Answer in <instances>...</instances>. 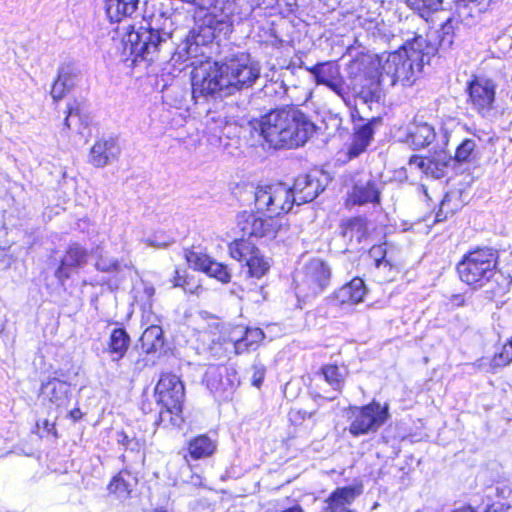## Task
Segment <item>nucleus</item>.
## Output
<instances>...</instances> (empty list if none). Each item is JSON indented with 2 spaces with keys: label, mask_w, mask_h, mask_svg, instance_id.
Listing matches in <instances>:
<instances>
[{
  "label": "nucleus",
  "mask_w": 512,
  "mask_h": 512,
  "mask_svg": "<svg viewBox=\"0 0 512 512\" xmlns=\"http://www.w3.org/2000/svg\"><path fill=\"white\" fill-rule=\"evenodd\" d=\"M365 294L366 287L364 281L360 278H354L335 291L334 299L340 305L357 304L363 300Z\"/></svg>",
  "instance_id": "obj_22"
},
{
  "label": "nucleus",
  "mask_w": 512,
  "mask_h": 512,
  "mask_svg": "<svg viewBox=\"0 0 512 512\" xmlns=\"http://www.w3.org/2000/svg\"><path fill=\"white\" fill-rule=\"evenodd\" d=\"M130 345V337L122 328H116L112 331L108 351L112 355L113 361H119L124 357Z\"/></svg>",
  "instance_id": "obj_31"
},
{
  "label": "nucleus",
  "mask_w": 512,
  "mask_h": 512,
  "mask_svg": "<svg viewBox=\"0 0 512 512\" xmlns=\"http://www.w3.org/2000/svg\"><path fill=\"white\" fill-rule=\"evenodd\" d=\"M488 512H512L511 505L497 504L493 505Z\"/></svg>",
  "instance_id": "obj_47"
},
{
  "label": "nucleus",
  "mask_w": 512,
  "mask_h": 512,
  "mask_svg": "<svg viewBox=\"0 0 512 512\" xmlns=\"http://www.w3.org/2000/svg\"><path fill=\"white\" fill-rule=\"evenodd\" d=\"M69 385L59 379L53 378L41 386V396L56 407L66 406L69 402Z\"/></svg>",
  "instance_id": "obj_21"
},
{
  "label": "nucleus",
  "mask_w": 512,
  "mask_h": 512,
  "mask_svg": "<svg viewBox=\"0 0 512 512\" xmlns=\"http://www.w3.org/2000/svg\"><path fill=\"white\" fill-rule=\"evenodd\" d=\"M379 270H382L383 273L385 274V280H392L396 274V270L395 268L393 267V270L392 272L389 271V268H378Z\"/></svg>",
  "instance_id": "obj_50"
},
{
  "label": "nucleus",
  "mask_w": 512,
  "mask_h": 512,
  "mask_svg": "<svg viewBox=\"0 0 512 512\" xmlns=\"http://www.w3.org/2000/svg\"><path fill=\"white\" fill-rule=\"evenodd\" d=\"M142 349L150 354L162 348L164 344L163 331L158 325H151L145 329L140 338Z\"/></svg>",
  "instance_id": "obj_33"
},
{
  "label": "nucleus",
  "mask_w": 512,
  "mask_h": 512,
  "mask_svg": "<svg viewBox=\"0 0 512 512\" xmlns=\"http://www.w3.org/2000/svg\"><path fill=\"white\" fill-rule=\"evenodd\" d=\"M70 90L58 78L52 85L51 96L54 101L61 100Z\"/></svg>",
  "instance_id": "obj_45"
},
{
  "label": "nucleus",
  "mask_w": 512,
  "mask_h": 512,
  "mask_svg": "<svg viewBox=\"0 0 512 512\" xmlns=\"http://www.w3.org/2000/svg\"><path fill=\"white\" fill-rule=\"evenodd\" d=\"M498 84L486 75H475L468 83V103L482 118L492 121L497 116L496 94Z\"/></svg>",
  "instance_id": "obj_5"
},
{
  "label": "nucleus",
  "mask_w": 512,
  "mask_h": 512,
  "mask_svg": "<svg viewBox=\"0 0 512 512\" xmlns=\"http://www.w3.org/2000/svg\"><path fill=\"white\" fill-rule=\"evenodd\" d=\"M349 411L351 422L348 430L354 437L376 433L389 418L388 405L382 406L376 401L361 407H350Z\"/></svg>",
  "instance_id": "obj_7"
},
{
  "label": "nucleus",
  "mask_w": 512,
  "mask_h": 512,
  "mask_svg": "<svg viewBox=\"0 0 512 512\" xmlns=\"http://www.w3.org/2000/svg\"><path fill=\"white\" fill-rule=\"evenodd\" d=\"M63 84L71 90L76 86L80 79L79 70L72 64H63L59 68L58 77Z\"/></svg>",
  "instance_id": "obj_40"
},
{
  "label": "nucleus",
  "mask_w": 512,
  "mask_h": 512,
  "mask_svg": "<svg viewBox=\"0 0 512 512\" xmlns=\"http://www.w3.org/2000/svg\"><path fill=\"white\" fill-rule=\"evenodd\" d=\"M325 381L332 386L333 390L339 393L344 384V375L336 365H326L322 368Z\"/></svg>",
  "instance_id": "obj_39"
},
{
  "label": "nucleus",
  "mask_w": 512,
  "mask_h": 512,
  "mask_svg": "<svg viewBox=\"0 0 512 512\" xmlns=\"http://www.w3.org/2000/svg\"><path fill=\"white\" fill-rule=\"evenodd\" d=\"M117 441L119 444L123 445L126 449L131 451H138L141 447L139 440L130 438L125 432L118 433Z\"/></svg>",
  "instance_id": "obj_43"
},
{
  "label": "nucleus",
  "mask_w": 512,
  "mask_h": 512,
  "mask_svg": "<svg viewBox=\"0 0 512 512\" xmlns=\"http://www.w3.org/2000/svg\"><path fill=\"white\" fill-rule=\"evenodd\" d=\"M436 133L434 128L427 123L414 124L407 135V142L415 149L428 146L435 139Z\"/></svg>",
  "instance_id": "obj_28"
},
{
  "label": "nucleus",
  "mask_w": 512,
  "mask_h": 512,
  "mask_svg": "<svg viewBox=\"0 0 512 512\" xmlns=\"http://www.w3.org/2000/svg\"><path fill=\"white\" fill-rule=\"evenodd\" d=\"M374 122L375 121H369L364 124H355L352 143L348 149V155L350 158L359 156L369 146L374 134L372 128V124Z\"/></svg>",
  "instance_id": "obj_23"
},
{
  "label": "nucleus",
  "mask_w": 512,
  "mask_h": 512,
  "mask_svg": "<svg viewBox=\"0 0 512 512\" xmlns=\"http://www.w3.org/2000/svg\"><path fill=\"white\" fill-rule=\"evenodd\" d=\"M445 218H443V214L441 213V211H439L437 214H436V221L437 222H440V221H443Z\"/></svg>",
  "instance_id": "obj_54"
},
{
  "label": "nucleus",
  "mask_w": 512,
  "mask_h": 512,
  "mask_svg": "<svg viewBox=\"0 0 512 512\" xmlns=\"http://www.w3.org/2000/svg\"><path fill=\"white\" fill-rule=\"evenodd\" d=\"M287 115L288 149L304 145L315 131L314 123L295 106H287Z\"/></svg>",
  "instance_id": "obj_14"
},
{
  "label": "nucleus",
  "mask_w": 512,
  "mask_h": 512,
  "mask_svg": "<svg viewBox=\"0 0 512 512\" xmlns=\"http://www.w3.org/2000/svg\"><path fill=\"white\" fill-rule=\"evenodd\" d=\"M296 203L292 188L284 183L258 186L255 191V206L279 217L287 213Z\"/></svg>",
  "instance_id": "obj_8"
},
{
  "label": "nucleus",
  "mask_w": 512,
  "mask_h": 512,
  "mask_svg": "<svg viewBox=\"0 0 512 512\" xmlns=\"http://www.w3.org/2000/svg\"><path fill=\"white\" fill-rule=\"evenodd\" d=\"M308 70L314 76L316 84L327 86L346 104H349V87L341 75L339 65L332 62L318 63Z\"/></svg>",
  "instance_id": "obj_13"
},
{
  "label": "nucleus",
  "mask_w": 512,
  "mask_h": 512,
  "mask_svg": "<svg viewBox=\"0 0 512 512\" xmlns=\"http://www.w3.org/2000/svg\"><path fill=\"white\" fill-rule=\"evenodd\" d=\"M380 191L376 181L369 179L366 182H358L354 185L350 194V201L353 204L364 205L367 203H378Z\"/></svg>",
  "instance_id": "obj_26"
},
{
  "label": "nucleus",
  "mask_w": 512,
  "mask_h": 512,
  "mask_svg": "<svg viewBox=\"0 0 512 512\" xmlns=\"http://www.w3.org/2000/svg\"><path fill=\"white\" fill-rule=\"evenodd\" d=\"M249 274L252 277L260 278L266 274L270 268L268 260L264 259L260 251L255 247L249 258H247Z\"/></svg>",
  "instance_id": "obj_36"
},
{
  "label": "nucleus",
  "mask_w": 512,
  "mask_h": 512,
  "mask_svg": "<svg viewBox=\"0 0 512 512\" xmlns=\"http://www.w3.org/2000/svg\"><path fill=\"white\" fill-rule=\"evenodd\" d=\"M197 48H198V45L196 44L195 46H193V44H186L185 47L182 49V51H179V57L182 58L183 55H182V52L185 51V54L187 56V58L191 57L193 54H195L197 52Z\"/></svg>",
  "instance_id": "obj_46"
},
{
  "label": "nucleus",
  "mask_w": 512,
  "mask_h": 512,
  "mask_svg": "<svg viewBox=\"0 0 512 512\" xmlns=\"http://www.w3.org/2000/svg\"><path fill=\"white\" fill-rule=\"evenodd\" d=\"M373 87L362 89L356 94L355 97V107L351 112L352 118L355 120L358 117L359 121H363L364 119L360 115V106L368 105L378 99L377 95V85H372Z\"/></svg>",
  "instance_id": "obj_37"
},
{
  "label": "nucleus",
  "mask_w": 512,
  "mask_h": 512,
  "mask_svg": "<svg viewBox=\"0 0 512 512\" xmlns=\"http://www.w3.org/2000/svg\"><path fill=\"white\" fill-rule=\"evenodd\" d=\"M498 252L483 247L466 253L457 264L459 278L474 289L486 286L496 275Z\"/></svg>",
  "instance_id": "obj_3"
},
{
  "label": "nucleus",
  "mask_w": 512,
  "mask_h": 512,
  "mask_svg": "<svg viewBox=\"0 0 512 512\" xmlns=\"http://www.w3.org/2000/svg\"><path fill=\"white\" fill-rule=\"evenodd\" d=\"M319 175L324 176L320 172H313L296 178L292 187L296 204L313 201L324 190Z\"/></svg>",
  "instance_id": "obj_17"
},
{
  "label": "nucleus",
  "mask_w": 512,
  "mask_h": 512,
  "mask_svg": "<svg viewBox=\"0 0 512 512\" xmlns=\"http://www.w3.org/2000/svg\"><path fill=\"white\" fill-rule=\"evenodd\" d=\"M149 244H150V246L160 247V245H158V244L156 245V244H154V243H152V242H150Z\"/></svg>",
  "instance_id": "obj_55"
},
{
  "label": "nucleus",
  "mask_w": 512,
  "mask_h": 512,
  "mask_svg": "<svg viewBox=\"0 0 512 512\" xmlns=\"http://www.w3.org/2000/svg\"><path fill=\"white\" fill-rule=\"evenodd\" d=\"M158 402L169 413L178 414L182 410L185 389L180 378L171 373L162 374L155 388Z\"/></svg>",
  "instance_id": "obj_12"
},
{
  "label": "nucleus",
  "mask_w": 512,
  "mask_h": 512,
  "mask_svg": "<svg viewBox=\"0 0 512 512\" xmlns=\"http://www.w3.org/2000/svg\"><path fill=\"white\" fill-rule=\"evenodd\" d=\"M432 50L424 37H415L400 49L380 59V77L383 80L388 78L391 85L397 82L404 86L412 85L424 65L429 63Z\"/></svg>",
  "instance_id": "obj_2"
},
{
  "label": "nucleus",
  "mask_w": 512,
  "mask_h": 512,
  "mask_svg": "<svg viewBox=\"0 0 512 512\" xmlns=\"http://www.w3.org/2000/svg\"><path fill=\"white\" fill-rule=\"evenodd\" d=\"M408 6L428 20L434 14L443 13V0H406Z\"/></svg>",
  "instance_id": "obj_35"
},
{
  "label": "nucleus",
  "mask_w": 512,
  "mask_h": 512,
  "mask_svg": "<svg viewBox=\"0 0 512 512\" xmlns=\"http://www.w3.org/2000/svg\"><path fill=\"white\" fill-rule=\"evenodd\" d=\"M139 0H106L105 10L111 22H120L131 16L138 7Z\"/></svg>",
  "instance_id": "obj_27"
},
{
  "label": "nucleus",
  "mask_w": 512,
  "mask_h": 512,
  "mask_svg": "<svg viewBox=\"0 0 512 512\" xmlns=\"http://www.w3.org/2000/svg\"><path fill=\"white\" fill-rule=\"evenodd\" d=\"M120 152L121 149L116 139L101 138L91 147L88 161L94 167L103 168L116 161Z\"/></svg>",
  "instance_id": "obj_16"
},
{
  "label": "nucleus",
  "mask_w": 512,
  "mask_h": 512,
  "mask_svg": "<svg viewBox=\"0 0 512 512\" xmlns=\"http://www.w3.org/2000/svg\"><path fill=\"white\" fill-rule=\"evenodd\" d=\"M362 493V485L345 486L337 488L327 498V511L354 512L349 506Z\"/></svg>",
  "instance_id": "obj_20"
},
{
  "label": "nucleus",
  "mask_w": 512,
  "mask_h": 512,
  "mask_svg": "<svg viewBox=\"0 0 512 512\" xmlns=\"http://www.w3.org/2000/svg\"><path fill=\"white\" fill-rule=\"evenodd\" d=\"M95 267L102 272H117L119 270V262L113 258L101 255L97 260Z\"/></svg>",
  "instance_id": "obj_42"
},
{
  "label": "nucleus",
  "mask_w": 512,
  "mask_h": 512,
  "mask_svg": "<svg viewBox=\"0 0 512 512\" xmlns=\"http://www.w3.org/2000/svg\"><path fill=\"white\" fill-rule=\"evenodd\" d=\"M70 416L74 419V420H77L79 417H80V410L79 409H75L73 411L70 412Z\"/></svg>",
  "instance_id": "obj_52"
},
{
  "label": "nucleus",
  "mask_w": 512,
  "mask_h": 512,
  "mask_svg": "<svg viewBox=\"0 0 512 512\" xmlns=\"http://www.w3.org/2000/svg\"><path fill=\"white\" fill-rule=\"evenodd\" d=\"M254 249L255 246L244 239L235 240L229 245L231 257L238 261L245 260L247 262V258H249Z\"/></svg>",
  "instance_id": "obj_38"
},
{
  "label": "nucleus",
  "mask_w": 512,
  "mask_h": 512,
  "mask_svg": "<svg viewBox=\"0 0 512 512\" xmlns=\"http://www.w3.org/2000/svg\"><path fill=\"white\" fill-rule=\"evenodd\" d=\"M450 16L447 15L443 19H441V22L439 23V26L442 28L444 33H447V31L450 29Z\"/></svg>",
  "instance_id": "obj_49"
},
{
  "label": "nucleus",
  "mask_w": 512,
  "mask_h": 512,
  "mask_svg": "<svg viewBox=\"0 0 512 512\" xmlns=\"http://www.w3.org/2000/svg\"><path fill=\"white\" fill-rule=\"evenodd\" d=\"M476 143L472 139H464L456 148L454 156L446 150H436L426 157L414 155L409 159V166H415L428 176L439 179L446 169L455 164L469 163L474 158Z\"/></svg>",
  "instance_id": "obj_4"
},
{
  "label": "nucleus",
  "mask_w": 512,
  "mask_h": 512,
  "mask_svg": "<svg viewBox=\"0 0 512 512\" xmlns=\"http://www.w3.org/2000/svg\"><path fill=\"white\" fill-rule=\"evenodd\" d=\"M155 512H167V511H163V510H156Z\"/></svg>",
  "instance_id": "obj_56"
},
{
  "label": "nucleus",
  "mask_w": 512,
  "mask_h": 512,
  "mask_svg": "<svg viewBox=\"0 0 512 512\" xmlns=\"http://www.w3.org/2000/svg\"><path fill=\"white\" fill-rule=\"evenodd\" d=\"M88 252L79 244H72L67 249L61 263L55 271V277L61 284L71 276L76 269L83 267L87 263Z\"/></svg>",
  "instance_id": "obj_18"
},
{
  "label": "nucleus",
  "mask_w": 512,
  "mask_h": 512,
  "mask_svg": "<svg viewBox=\"0 0 512 512\" xmlns=\"http://www.w3.org/2000/svg\"><path fill=\"white\" fill-rule=\"evenodd\" d=\"M185 258L188 265L194 270L202 271L223 283L230 281L231 276L227 266L213 261L208 255L200 251L186 250Z\"/></svg>",
  "instance_id": "obj_15"
},
{
  "label": "nucleus",
  "mask_w": 512,
  "mask_h": 512,
  "mask_svg": "<svg viewBox=\"0 0 512 512\" xmlns=\"http://www.w3.org/2000/svg\"><path fill=\"white\" fill-rule=\"evenodd\" d=\"M155 293V289L151 285H144V294L147 297V300L151 299Z\"/></svg>",
  "instance_id": "obj_51"
},
{
  "label": "nucleus",
  "mask_w": 512,
  "mask_h": 512,
  "mask_svg": "<svg viewBox=\"0 0 512 512\" xmlns=\"http://www.w3.org/2000/svg\"><path fill=\"white\" fill-rule=\"evenodd\" d=\"M171 34L151 26H140L138 30H131L125 40L131 54L143 60L153 61L161 49L169 45Z\"/></svg>",
  "instance_id": "obj_6"
},
{
  "label": "nucleus",
  "mask_w": 512,
  "mask_h": 512,
  "mask_svg": "<svg viewBox=\"0 0 512 512\" xmlns=\"http://www.w3.org/2000/svg\"><path fill=\"white\" fill-rule=\"evenodd\" d=\"M454 512H475V511L471 507H464V508L456 510Z\"/></svg>",
  "instance_id": "obj_53"
},
{
  "label": "nucleus",
  "mask_w": 512,
  "mask_h": 512,
  "mask_svg": "<svg viewBox=\"0 0 512 512\" xmlns=\"http://www.w3.org/2000/svg\"><path fill=\"white\" fill-rule=\"evenodd\" d=\"M237 226L243 236L274 237L286 226L282 217H261L256 213L243 211L237 215Z\"/></svg>",
  "instance_id": "obj_11"
},
{
  "label": "nucleus",
  "mask_w": 512,
  "mask_h": 512,
  "mask_svg": "<svg viewBox=\"0 0 512 512\" xmlns=\"http://www.w3.org/2000/svg\"><path fill=\"white\" fill-rule=\"evenodd\" d=\"M173 287H181L185 282L183 277L180 275L178 270H175V276L173 277Z\"/></svg>",
  "instance_id": "obj_48"
},
{
  "label": "nucleus",
  "mask_w": 512,
  "mask_h": 512,
  "mask_svg": "<svg viewBox=\"0 0 512 512\" xmlns=\"http://www.w3.org/2000/svg\"><path fill=\"white\" fill-rule=\"evenodd\" d=\"M341 229V233L344 238L349 239V241L355 240L357 243H360L367 232L366 219L363 217L350 218L342 223Z\"/></svg>",
  "instance_id": "obj_34"
},
{
  "label": "nucleus",
  "mask_w": 512,
  "mask_h": 512,
  "mask_svg": "<svg viewBox=\"0 0 512 512\" xmlns=\"http://www.w3.org/2000/svg\"><path fill=\"white\" fill-rule=\"evenodd\" d=\"M252 370V384L259 388L264 380L266 368L262 363L255 362L252 366Z\"/></svg>",
  "instance_id": "obj_44"
},
{
  "label": "nucleus",
  "mask_w": 512,
  "mask_h": 512,
  "mask_svg": "<svg viewBox=\"0 0 512 512\" xmlns=\"http://www.w3.org/2000/svg\"><path fill=\"white\" fill-rule=\"evenodd\" d=\"M512 363V337L502 346L500 352L494 354L491 359L478 360V366L490 372H496Z\"/></svg>",
  "instance_id": "obj_29"
},
{
  "label": "nucleus",
  "mask_w": 512,
  "mask_h": 512,
  "mask_svg": "<svg viewBox=\"0 0 512 512\" xmlns=\"http://www.w3.org/2000/svg\"><path fill=\"white\" fill-rule=\"evenodd\" d=\"M188 450L190 456L198 460L211 456L216 450V443L206 435H199L190 440Z\"/></svg>",
  "instance_id": "obj_32"
},
{
  "label": "nucleus",
  "mask_w": 512,
  "mask_h": 512,
  "mask_svg": "<svg viewBox=\"0 0 512 512\" xmlns=\"http://www.w3.org/2000/svg\"><path fill=\"white\" fill-rule=\"evenodd\" d=\"M288 124L289 118L287 106H285L271 110L262 116L255 129L259 130L260 135L270 147L275 149L288 148V139L291 138L287 133Z\"/></svg>",
  "instance_id": "obj_10"
},
{
  "label": "nucleus",
  "mask_w": 512,
  "mask_h": 512,
  "mask_svg": "<svg viewBox=\"0 0 512 512\" xmlns=\"http://www.w3.org/2000/svg\"><path fill=\"white\" fill-rule=\"evenodd\" d=\"M205 381L211 392L224 393L233 388V382L228 376V370L222 366H211L205 373Z\"/></svg>",
  "instance_id": "obj_25"
},
{
  "label": "nucleus",
  "mask_w": 512,
  "mask_h": 512,
  "mask_svg": "<svg viewBox=\"0 0 512 512\" xmlns=\"http://www.w3.org/2000/svg\"><path fill=\"white\" fill-rule=\"evenodd\" d=\"M91 119L76 102L68 106V114L64 120V125L74 130L78 134H83L84 130L90 125Z\"/></svg>",
  "instance_id": "obj_30"
},
{
  "label": "nucleus",
  "mask_w": 512,
  "mask_h": 512,
  "mask_svg": "<svg viewBox=\"0 0 512 512\" xmlns=\"http://www.w3.org/2000/svg\"><path fill=\"white\" fill-rule=\"evenodd\" d=\"M137 478L128 470H121L112 478L108 485V491L118 499H128L132 490L137 485Z\"/></svg>",
  "instance_id": "obj_24"
},
{
  "label": "nucleus",
  "mask_w": 512,
  "mask_h": 512,
  "mask_svg": "<svg viewBox=\"0 0 512 512\" xmlns=\"http://www.w3.org/2000/svg\"><path fill=\"white\" fill-rule=\"evenodd\" d=\"M369 256L373 259L376 268H389L392 272L393 265L389 260L386 259V248L384 245H374L369 250Z\"/></svg>",
  "instance_id": "obj_41"
},
{
  "label": "nucleus",
  "mask_w": 512,
  "mask_h": 512,
  "mask_svg": "<svg viewBox=\"0 0 512 512\" xmlns=\"http://www.w3.org/2000/svg\"><path fill=\"white\" fill-rule=\"evenodd\" d=\"M330 277V267L323 260L311 259L295 276L298 293L305 297L316 296L329 285Z\"/></svg>",
  "instance_id": "obj_9"
},
{
  "label": "nucleus",
  "mask_w": 512,
  "mask_h": 512,
  "mask_svg": "<svg viewBox=\"0 0 512 512\" xmlns=\"http://www.w3.org/2000/svg\"><path fill=\"white\" fill-rule=\"evenodd\" d=\"M264 339V333L260 328L234 327L229 340L233 343L235 353L241 354L248 350H254Z\"/></svg>",
  "instance_id": "obj_19"
},
{
  "label": "nucleus",
  "mask_w": 512,
  "mask_h": 512,
  "mask_svg": "<svg viewBox=\"0 0 512 512\" xmlns=\"http://www.w3.org/2000/svg\"><path fill=\"white\" fill-rule=\"evenodd\" d=\"M260 76L259 63L247 54L236 55L223 63L205 61L192 72V96L224 97L251 87Z\"/></svg>",
  "instance_id": "obj_1"
}]
</instances>
